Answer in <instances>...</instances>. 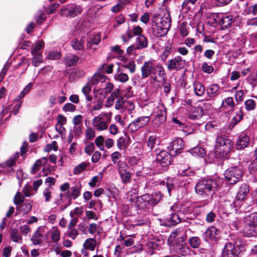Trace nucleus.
<instances>
[{"label":"nucleus","instance_id":"obj_7","mask_svg":"<svg viewBox=\"0 0 257 257\" xmlns=\"http://www.w3.org/2000/svg\"><path fill=\"white\" fill-rule=\"evenodd\" d=\"M242 232L247 236H255L257 234V212L252 213L245 216L243 220Z\"/></svg>","mask_w":257,"mask_h":257},{"label":"nucleus","instance_id":"obj_17","mask_svg":"<svg viewBox=\"0 0 257 257\" xmlns=\"http://www.w3.org/2000/svg\"><path fill=\"white\" fill-rule=\"evenodd\" d=\"M239 250L237 246L233 243L227 242L222 252V257H237Z\"/></svg>","mask_w":257,"mask_h":257},{"label":"nucleus","instance_id":"obj_26","mask_svg":"<svg viewBox=\"0 0 257 257\" xmlns=\"http://www.w3.org/2000/svg\"><path fill=\"white\" fill-rule=\"evenodd\" d=\"M206 90L207 96L210 98H215L220 93L219 86L216 84L209 85Z\"/></svg>","mask_w":257,"mask_h":257},{"label":"nucleus","instance_id":"obj_28","mask_svg":"<svg viewBox=\"0 0 257 257\" xmlns=\"http://www.w3.org/2000/svg\"><path fill=\"white\" fill-rule=\"evenodd\" d=\"M173 207L170 208L171 213L166 217L165 218L167 221L169 222L172 225L176 224L181 222V218L180 217L178 213L175 211H173Z\"/></svg>","mask_w":257,"mask_h":257},{"label":"nucleus","instance_id":"obj_37","mask_svg":"<svg viewBox=\"0 0 257 257\" xmlns=\"http://www.w3.org/2000/svg\"><path fill=\"white\" fill-rule=\"evenodd\" d=\"M243 116V113L241 109L236 112L235 115L231 119V122L229 124V127L231 129L233 128L236 124L242 120Z\"/></svg>","mask_w":257,"mask_h":257},{"label":"nucleus","instance_id":"obj_10","mask_svg":"<svg viewBox=\"0 0 257 257\" xmlns=\"http://www.w3.org/2000/svg\"><path fill=\"white\" fill-rule=\"evenodd\" d=\"M150 121L149 116H142L131 122L127 126V131L134 133L146 126Z\"/></svg>","mask_w":257,"mask_h":257},{"label":"nucleus","instance_id":"obj_31","mask_svg":"<svg viewBox=\"0 0 257 257\" xmlns=\"http://www.w3.org/2000/svg\"><path fill=\"white\" fill-rule=\"evenodd\" d=\"M156 137L155 136H150L149 137L148 141L146 142L143 146V151L146 153H148L152 151L156 144Z\"/></svg>","mask_w":257,"mask_h":257},{"label":"nucleus","instance_id":"obj_4","mask_svg":"<svg viewBox=\"0 0 257 257\" xmlns=\"http://www.w3.org/2000/svg\"><path fill=\"white\" fill-rule=\"evenodd\" d=\"M162 197L160 192H156L152 195L145 194L140 196H136L135 198H131L130 201L135 202V206L138 209H144L147 205L151 207L157 205Z\"/></svg>","mask_w":257,"mask_h":257},{"label":"nucleus","instance_id":"obj_61","mask_svg":"<svg viewBox=\"0 0 257 257\" xmlns=\"http://www.w3.org/2000/svg\"><path fill=\"white\" fill-rule=\"evenodd\" d=\"M135 223L136 225L141 226L149 224L150 221L148 217L144 216L142 218H138L135 219Z\"/></svg>","mask_w":257,"mask_h":257},{"label":"nucleus","instance_id":"obj_25","mask_svg":"<svg viewBox=\"0 0 257 257\" xmlns=\"http://www.w3.org/2000/svg\"><path fill=\"white\" fill-rule=\"evenodd\" d=\"M107 77L104 75L103 72H98L96 73L92 78L90 83L94 85H101L104 83L106 80Z\"/></svg>","mask_w":257,"mask_h":257},{"label":"nucleus","instance_id":"obj_6","mask_svg":"<svg viewBox=\"0 0 257 257\" xmlns=\"http://www.w3.org/2000/svg\"><path fill=\"white\" fill-rule=\"evenodd\" d=\"M232 142L224 137L219 136L216 138L214 146V154L218 158H224L230 152Z\"/></svg>","mask_w":257,"mask_h":257},{"label":"nucleus","instance_id":"obj_5","mask_svg":"<svg viewBox=\"0 0 257 257\" xmlns=\"http://www.w3.org/2000/svg\"><path fill=\"white\" fill-rule=\"evenodd\" d=\"M171 25V19L170 14L168 12L160 20H155L152 24L153 35L156 37L165 36Z\"/></svg>","mask_w":257,"mask_h":257},{"label":"nucleus","instance_id":"obj_34","mask_svg":"<svg viewBox=\"0 0 257 257\" xmlns=\"http://www.w3.org/2000/svg\"><path fill=\"white\" fill-rule=\"evenodd\" d=\"M19 157V153L16 152L5 163L0 164V166L9 168L14 167L16 165L17 159Z\"/></svg>","mask_w":257,"mask_h":257},{"label":"nucleus","instance_id":"obj_40","mask_svg":"<svg viewBox=\"0 0 257 257\" xmlns=\"http://www.w3.org/2000/svg\"><path fill=\"white\" fill-rule=\"evenodd\" d=\"M79 57L75 55H71L65 58L64 62L68 67H71L77 64Z\"/></svg>","mask_w":257,"mask_h":257},{"label":"nucleus","instance_id":"obj_43","mask_svg":"<svg viewBox=\"0 0 257 257\" xmlns=\"http://www.w3.org/2000/svg\"><path fill=\"white\" fill-rule=\"evenodd\" d=\"M167 116L162 114V116H154L152 120V123L154 127H158L162 125L166 120Z\"/></svg>","mask_w":257,"mask_h":257},{"label":"nucleus","instance_id":"obj_27","mask_svg":"<svg viewBox=\"0 0 257 257\" xmlns=\"http://www.w3.org/2000/svg\"><path fill=\"white\" fill-rule=\"evenodd\" d=\"M48 159L46 157H42L37 160L31 168V173L35 174L40 169L41 167L46 165Z\"/></svg>","mask_w":257,"mask_h":257},{"label":"nucleus","instance_id":"obj_59","mask_svg":"<svg viewBox=\"0 0 257 257\" xmlns=\"http://www.w3.org/2000/svg\"><path fill=\"white\" fill-rule=\"evenodd\" d=\"M248 169L250 173L257 179V161L253 160L249 164Z\"/></svg>","mask_w":257,"mask_h":257},{"label":"nucleus","instance_id":"obj_44","mask_svg":"<svg viewBox=\"0 0 257 257\" xmlns=\"http://www.w3.org/2000/svg\"><path fill=\"white\" fill-rule=\"evenodd\" d=\"M89 165V163L86 162H83L78 164L74 168L73 174L76 175H79L84 171Z\"/></svg>","mask_w":257,"mask_h":257},{"label":"nucleus","instance_id":"obj_30","mask_svg":"<svg viewBox=\"0 0 257 257\" xmlns=\"http://www.w3.org/2000/svg\"><path fill=\"white\" fill-rule=\"evenodd\" d=\"M71 201L69 199L67 198H56L54 203L59 207V209L60 211H64L66 208L70 206L71 204Z\"/></svg>","mask_w":257,"mask_h":257},{"label":"nucleus","instance_id":"obj_18","mask_svg":"<svg viewBox=\"0 0 257 257\" xmlns=\"http://www.w3.org/2000/svg\"><path fill=\"white\" fill-rule=\"evenodd\" d=\"M45 237L50 240L51 242L57 244L61 238V231L56 226H53L48 231L46 232Z\"/></svg>","mask_w":257,"mask_h":257},{"label":"nucleus","instance_id":"obj_39","mask_svg":"<svg viewBox=\"0 0 257 257\" xmlns=\"http://www.w3.org/2000/svg\"><path fill=\"white\" fill-rule=\"evenodd\" d=\"M96 245V239L93 238L86 239L83 244V247L88 250L93 251Z\"/></svg>","mask_w":257,"mask_h":257},{"label":"nucleus","instance_id":"obj_58","mask_svg":"<svg viewBox=\"0 0 257 257\" xmlns=\"http://www.w3.org/2000/svg\"><path fill=\"white\" fill-rule=\"evenodd\" d=\"M95 146L94 144L92 142L86 143V145L84 148V152L88 155L90 156L92 153L94 152Z\"/></svg>","mask_w":257,"mask_h":257},{"label":"nucleus","instance_id":"obj_41","mask_svg":"<svg viewBox=\"0 0 257 257\" xmlns=\"http://www.w3.org/2000/svg\"><path fill=\"white\" fill-rule=\"evenodd\" d=\"M100 41V35L99 34H96L93 36L91 39L89 40L88 43L87 44V48L88 49L92 50L94 51L96 48H93V45H98Z\"/></svg>","mask_w":257,"mask_h":257},{"label":"nucleus","instance_id":"obj_16","mask_svg":"<svg viewBox=\"0 0 257 257\" xmlns=\"http://www.w3.org/2000/svg\"><path fill=\"white\" fill-rule=\"evenodd\" d=\"M188 101L189 103H188V106L186 107V109L189 118L192 120L198 119L204 114L202 107L200 106L195 107L190 105L191 101L189 100Z\"/></svg>","mask_w":257,"mask_h":257},{"label":"nucleus","instance_id":"obj_32","mask_svg":"<svg viewBox=\"0 0 257 257\" xmlns=\"http://www.w3.org/2000/svg\"><path fill=\"white\" fill-rule=\"evenodd\" d=\"M233 21V17L231 15H228L221 18L218 23L221 26L222 29H225L230 27Z\"/></svg>","mask_w":257,"mask_h":257},{"label":"nucleus","instance_id":"obj_36","mask_svg":"<svg viewBox=\"0 0 257 257\" xmlns=\"http://www.w3.org/2000/svg\"><path fill=\"white\" fill-rule=\"evenodd\" d=\"M32 205L30 203H24L16 206L17 212L26 214L29 213L32 209Z\"/></svg>","mask_w":257,"mask_h":257},{"label":"nucleus","instance_id":"obj_29","mask_svg":"<svg viewBox=\"0 0 257 257\" xmlns=\"http://www.w3.org/2000/svg\"><path fill=\"white\" fill-rule=\"evenodd\" d=\"M161 246L157 243L152 241H148L145 246V250L150 255L155 253L156 251L159 250Z\"/></svg>","mask_w":257,"mask_h":257},{"label":"nucleus","instance_id":"obj_2","mask_svg":"<svg viewBox=\"0 0 257 257\" xmlns=\"http://www.w3.org/2000/svg\"><path fill=\"white\" fill-rule=\"evenodd\" d=\"M141 71L142 79H146L152 75L151 79L154 82L157 81V75L163 79L166 77L163 66L160 63L156 64L155 60L153 59L145 61L141 66Z\"/></svg>","mask_w":257,"mask_h":257},{"label":"nucleus","instance_id":"obj_55","mask_svg":"<svg viewBox=\"0 0 257 257\" xmlns=\"http://www.w3.org/2000/svg\"><path fill=\"white\" fill-rule=\"evenodd\" d=\"M44 42L43 41H39L35 43L34 47L31 49V54L34 55L36 53H40L39 51L43 48Z\"/></svg>","mask_w":257,"mask_h":257},{"label":"nucleus","instance_id":"obj_33","mask_svg":"<svg viewBox=\"0 0 257 257\" xmlns=\"http://www.w3.org/2000/svg\"><path fill=\"white\" fill-rule=\"evenodd\" d=\"M193 90L196 96H202L204 94L205 88L201 82L195 81L193 82Z\"/></svg>","mask_w":257,"mask_h":257},{"label":"nucleus","instance_id":"obj_35","mask_svg":"<svg viewBox=\"0 0 257 257\" xmlns=\"http://www.w3.org/2000/svg\"><path fill=\"white\" fill-rule=\"evenodd\" d=\"M166 113L167 112L165 106L159 103H158L157 105H155L152 112V114L154 116H162V114H164L165 116H166Z\"/></svg>","mask_w":257,"mask_h":257},{"label":"nucleus","instance_id":"obj_49","mask_svg":"<svg viewBox=\"0 0 257 257\" xmlns=\"http://www.w3.org/2000/svg\"><path fill=\"white\" fill-rule=\"evenodd\" d=\"M91 91V87L89 83H87L85 85L82 89V92L85 96V99L88 101H91L92 100V96L89 95L90 92Z\"/></svg>","mask_w":257,"mask_h":257},{"label":"nucleus","instance_id":"obj_21","mask_svg":"<svg viewBox=\"0 0 257 257\" xmlns=\"http://www.w3.org/2000/svg\"><path fill=\"white\" fill-rule=\"evenodd\" d=\"M171 153L165 151H161L157 155L156 161L161 166L167 167L170 165L171 162Z\"/></svg>","mask_w":257,"mask_h":257},{"label":"nucleus","instance_id":"obj_22","mask_svg":"<svg viewBox=\"0 0 257 257\" xmlns=\"http://www.w3.org/2000/svg\"><path fill=\"white\" fill-rule=\"evenodd\" d=\"M47 227L45 226H39L32 235L31 240L35 245H40L42 243L44 234L46 233Z\"/></svg>","mask_w":257,"mask_h":257},{"label":"nucleus","instance_id":"obj_45","mask_svg":"<svg viewBox=\"0 0 257 257\" xmlns=\"http://www.w3.org/2000/svg\"><path fill=\"white\" fill-rule=\"evenodd\" d=\"M100 86L103 87L102 88L101 92L103 95L106 96L108 94L110 93L113 88V85L109 82H106L102 85H100Z\"/></svg>","mask_w":257,"mask_h":257},{"label":"nucleus","instance_id":"obj_12","mask_svg":"<svg viewBox=\"0 0 257 257\" xmlns=\"http://www.w3.org/2000/svg\"><path fill=\"white\" fill-rule=\"evenodd\" d=\"M128 170V165L125 162L118 163V172L122 182L124 184L129 183L132 178V175Z\"/></svg>","mask_w":257,"mask_h":257},{"label":"nucleus","instance_id":"obj_56","mask_svg":"<svg viewBox=\"0 0 257 257\" xmlns=\"http://www.w3.org/2000/svg\"><path fill=\"white\" fill-rule=\"evenodd\" d=\"M119 92V90H115L108 97L107 102L109 105H112L114 101L117 100V98L120 97V96L118 95Z\"/></svg>","mask_w":257,"mask_h":257},{"label":"nucleus","instance_id":"obj_14","mask_svg":"<svg viewBox=\"0 0 257 257\" xmlns=\"http://www.w3.org/2000/svg\"><path fill=\"white\" fill-rule=\"evenodd\" d=\"M82 185L80 182H76L65 193V196L72 201V200H76L81 195Z\"/></svg>","mask_w":257,"mask_h":257},{"label":"nucleus","instance_id":"obj_1","mask_svg":"<svg viewBox=\"0 0 257 257\" xmlns=\"http://www.w3.org/2000/svg\"><path fill=\"white\" fill-rule=\"evenodd\" d=\"M186 237L182 229L178 228L170 235L169 240L175 239L172 248L174 257L186 256L190 253V248L186 242Z\"/></svg>","mask_w":257,"mask_h":257},{"label":"nucleus","instance_id":"obj_38","mask_svg":"<svg viewBox=\"0 0 257 257\" xmlns=\"http://www.w3.org/2000/svg\"><path fill=\"white\" fill-rule=\"evenodd\" d=\"M138 49H141L146 48L148 46V41L147 38L143 35L139 36L136 39V44Z\"/></svg>","mask_w":257,"mask_h":257},{"label":"nucleus","instance_id":"obj_51","mask_svg":"<svg viewBox=\"0 0 257 257\" xmlns=\"http://www.w3.org/2000/svg\"><path fill=\"white\" fill-rule=\"evenodd\" d=\"M114 79L116 81L125 83L128 81V76L125 73L118 71L114 75Z\"/></svg>","mask_w":257,"mask_h":257},{"label":"nucleus","instance_id":"obj_3","mask_svg":"<svg viewBox=\"0 0 257 257\" xmlns=\"http://www.w3.org/2000/svg\"><path fill=\"white\" fill-rule=\"evenodd\" d=\"M217 183L215 179H203L198 181L195 186V192L203 198L212 197L217 191Z\"/></svg>","mask_w":257,"mask_h":257},{"label":"nucleus","instance_id":"obj_62","mask_svg":"<svg viewBox=\"0 0 257 257\" xmlns=\"http://www.w3.org/2000/svg\"><path fill=\"white\" fill-rule=\"evenodd\" d=\"M25 197L22 195L21 192H17L14 197V203L17 206L23 203Z\"/></svg>","mask_w":257,"mask_h":257},{"label":"nucleus","instance_id":"obj_15","mask_svg":"<svg viewBox=\"0 0 257 257\" xmlns=\"http://www.w3.org/2000/svg\"><path fill=\"white\" fill-rule=\"evenodd\" d=\"M82 11V9L80 6L72 5L62 9L60 11V14L62 16L74 18L80 14Z\"/></svg>","mask_w":257,"mask_h":257},{"label":"nucleus","instance_id":"obj_53","mask_svg":"<svg viewBox=\"0 0 257 257\" xmlns=\"http://www.w3.org/2000/svg\"><path fill=\"white\" fill-rule=\"evenodd\" d=\"M116 145L117 148L120 150L125 149L127 147L126 137L122 136L119 137L116 141Z\"/></svg>","mask_w":257,"mask_h":257},{"label":"nucleus","instance_id":"obj_63","mask_svg":"<svg viewBox=\"0 0 257 257\" xmlns=\"http://www.w3.org/2000/svg\"><path fill=\"white\" fill-rule=\"evenodd\" d=\"M191 153L193 156H201L205 154V150L201 147H195L191 149L190 151Z\"/></svg>","mask_w":257,"mask_h":257},{"label":"nucleus","instance_id":"obj_57","mask_svg":"<svg viewBox=\"0 0 257 257\" xmlns=\"http://www.w3.org/2000/svg\"><path fill=\"white\" fill-rule=\"evenodd\" d=\"M103 176V173L101 172L98 176H94L91 179V181L88 183V185L91 187H95L96 185V184L101 181Z\"/></svg>","mask_w":257,"mask_h":257},{"label":"nucleus","instance_id":"obj_64","mask_svg":"<svg viewBox=\"0 0 257 257\" xmlns=\"http://www.w3.org/2000/svg\"><path fill=\"white\" fill-rule=\"evenodd\" d=\"M121 67L128 69L131 73H134L136 71V64L132 61L125 63L122 65Z\"/></svg>","mask_w":257,"mask_h":257},{"label":"nucleus","instance_id":"obj_48","mask_svg":"<svg viewBox=\"0 0 257 257\" xmlns=\"http://www.w3.org/2000/svg\"><path fill=\"white\" fill-rule=\"evenodd\" d=\"M96 133L94 128L88 127L85 131V141H92L95 137Z\"/></svg>","mask_w":257,"mask_h":257},{"label":"nucleus","instance_id":"obj_50","mask_svg":"<svg viewBox=\"0 0 257 257\" xmlns=\"http://www.w3.org/2000/svg\"><path fill=\"white\" fill-rule=\"evenodd\" d=\"M104 138L102 136H98L95 139L94 143L100 151L104 150Z\"/></svg>","mask_w":257,"mask_h":257},{"label":"nucleus","instance_id":"obj_9","mask_svg":"<svg viewBox=\"0 0 257 257\" xmlns=\"http://www.w3.org/2000/svg\"><path fill=\"white\" fill-rule=\"evenodd\" d=\"M224 177L229 184H234L240 181L243 175V171L241 166L231 167L225 170Z\"/></svg>","mask_w":257,"mask_h":257},{"label":"nucleus","instance_id":"obj_24","mask_svg":"<svg viewBox=\"0 0 257 257\" xmlns=\"http://www.w3.org/2000/svg\"><path fill=\"white\" fill-rule=\"evenodd\" d=\"M249 192V187L246 183H242L240 185L236 198L239 200H243Z\"/></svg>","mask_w":257,"mask_h":257},{"label":"nucleus","instance_id":"obj_47","mask_svg":"<svg viewBox=\"0 0 257 257\" xmlns=\"http://www.w3.org/2000/svg\"><path fill=\"white\" fill-rule=\"evenodd\" d=\"M84 40L83 38L75 39L71 42V46L76 50H81L84 47Z\"/></svg>","mask_w":257,"mask_h":257},{"label":"nucleus","instance_id":"obj_19","mask_svg":"<svg viewBox=\"0 0 257 257\" xmlns=\"http://www.w3.org/2000/svg\"><path fill=\"white\" fill-rule=\"evenodd\" d=\"M219 230L215 227H209L202 234L204 240L206 242L217 241L219 238Z\"/></svg>","mask_w":257,"mask_h":257},{"label":"nucleus","instance_id":"obj_42","mask_svg":"<svg viewBox=\"0 0 257 257\" xmlns=\"http://www.w3.org/2000/svg\"><path fill=\"white\" fill-rule=\"evenodd\" d=\"M255 100L253 99H248L244 101V107L247 111L254 110L256 106L257 98L255 97Z\"/></svg>","mask_w":257,"mask_h":257},{"label":"nucleus","instance_id":"obj_60","mask_svg":"<svg viewBox=\"0 0 257 257\" xmlns=\"http://www.w3.org/2000/svg\"><path fill=\"white\" fill-rule=\"evenodd\" d=\"M189 242L192 247L195 248L199 247L201 241L198 237L193 236L189 238Z\"/></svg>","mask_w":257,"mask_h":257},{"label":"nucleus","instance_id":"obj_8","mask_svg":"<svg viewBox=\"0 0 257 257\" xmlns=\"http://www.w3.org/2000/svg\"><path fill=\"white\" fill-rule=\"evenodd\" d=\"M112 113L111 112H102L95 116L92 120V124L98 131L106 130L108 124L111 122Z\"/></svg>","mask_w":257,"mask_h":257},{"label":"nucleus","instance_id":"obj_52","mask_svg":"<svg viewBox=\"0 0 257 257\" xmlns=\"http://www.w3.org/2000/svg\"><path fill=\"white\" fill-rule=\"evenodd\" d=\"M125 101V99L121 96H120L117 98V100L115 101V108L121 111H124Z\"/></svg>","mask_w":257,"mask_h":257},{"label":"nucleus","instance_id":"obj_20","mask_svg":"<svg viewBox=\"0 0 257 257\" xmlns=\"http://www.w3.org/2000/svg\"><path fill=\"white\" fill-rule=\"evenodd\" d=\"M184 146V142L181 138L175 139L169 145L168 148L170 153L176 155L181 153Z\"/></svg>","mask_w":257,"mask_h":257},{"label":"nucleus","instance_id":"obj_13","mask_svg":"<svg viewBox=\"0 0 257 257\" xmlns=\"http://www.w3.org/2000/svg\"><path fill=\"white\" fill-rule=\"evenodd\" d=\"M250 143V138L247 132L243 131L237 135L235 147L238 150H241L247 147Z\"/></svg>","mask_w":257,"mask_h":257},{"label":"nucleus","instance_id":"obj_54","mask_svg":"<svg viewBox=\"0 0 257 257\" xmlns=\"http://www.w3.org/2000/svg\"><path fill=\"white\" fill-rule=\"evenodd\" d=\"M33 55L32 63L33 66H38L43 62V56L41 53H36Z\"/></svg>","mask_w":257,"mask_h":257},{"label":"nucleus","instance_id":"obj_11","mask_svg":"<svg viewBox=\"0 0 257 257\" xmlns=\"http://www.w3.org/2000/svg\"><path fill=\"white\" fill-rule=\"evenodd\" d=\"M186 65V61L181 56H177L174 58L169 60L167 64V69L169 71H179L183 69Z\"/></svg>","mask_w":257,"mask_h":257},{"label":"nucleus","instance_id":"obj_46","mask_svg":"<svg viewBox=\"0 0 257 257\" xmlns=\"http://www.w3.org/2000/svg\"><path fill=\"white\" fill-rule=\"evenodd\" d=\"M10 237L12 240L15 242L21 243L22 242V238L17 229H13L11 230Z\"/></svg>","mask_w":257,"mask_h":257},{"label":"nucleus","instance_id":"obj_23","mask_svg":"<svg viewBox=\"0 0 257 257\" xmlns=\"http://www.w3.org/2000/svg\"><path fill=\"white\" fill-rule=\"evenodd\" d=\"M235 105L233 98L232 97H227L222 100L220 108L223 110L233 111Z\"/></svg>","mask_w":257,"mask_h":257}]
</instances>
